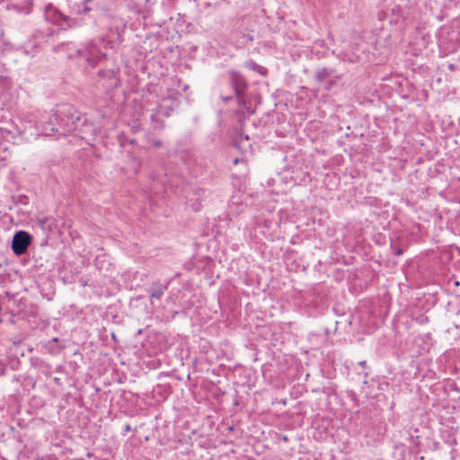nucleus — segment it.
Masks as SVG:
<instances>
[{
  "instance_id": "f257e3e1",
  "label": "nucleus",
  "mask_w": 460,
  "mask_h": 460,
  "mask_svg": "<svg viewBox=\"0 0 460 460\" xmlns=\"http://www.w3.org/2000/svg\"><path fill=\"white\" fill-rule=\"evenodd\" d=\"M124 27L125 24H123L121 28L116 27L115 32L111 30L110 33L115 35V38L112 40H107L105 38L93 40L87 42L83 49H76L73 43H62L58 45L55 50L62 51L63 49L66 48L67 57L69 58L75 56L82 57L92 67H94L107 57V54L102 51V48L114 49L122 42Z\"/></svg>"
},
{
  "instance_id": "f03ea898",
  "label": "nucleus",
  "mask_w": 460,
  "mask_h": 460,
  "mask_svg": "<svg viewBox=\"0 0 460 460\" xmlns=\"http://www.w3.org/2000/svg\"><path fill=\"white\" fill-rule=\"evenodd\" d=\"M44 17L46 21L58 26L61 30H67L79 25L75 19L64 15L51 4L45 6Z\"/></svg>"
},
{
  "instance_id": "7ed1b4c3",
  "label": "nucleus",
  "mask_w": 460,
  "mask_h": 460,
  "mask_svg": "<svg viewBox=\"0 0 460 460\" xmlns=\"http://www.w3.org/2000/svg\"><path fill=\"white\" fill-rule=\"evenodd\" d=\"M55 121H57L58 126L64 129V132H62L61 135H65L66 131L70 130L68 124L66 122H65L63 119H59V116L58 114L51 115L49 118L47 125H43V122L38 121V120L35 121V124H36V128H41L42 133L44 135L51 136L56 132H59V128L54 127Z\"/></svg>"
},
{
  "instance_id": "20e7f679",
  "label": "nucleus",
  "mask_w": 460,
  "mask_h": 460,
  "mask_svg": "<svg viewBox=\"0 0 460 460\" xmlns=\"http://www.w3.org/2000/svg\"><path fill=\"white\" fill-rule=\"evenodd\" d=\"M31 243V235L23 230L16 232L13 237L12 249L14 254H24Z\"/></svg>"
},
{
  "instance_id": "39448f33",
  "label": "nucleus",
  "mask_w": 460,
  "mask_h": 460,
  "mask_svg": "<svg viewBox=\"0 0 460 460\" xmlns=\"http://www.w3.org/2000/svg\"><path fill=\"white\" fill-rule=\"evenodd\" d=\"M246 205L240 200V198L232 197L227 206V216L230 218L237 217L244 211Z\"/></svg>"
},
{
  "instance_id": "423d86ee",
  "label": "nucleus",
  "mask_w": 460,
  "mask_h": 460,
  "mask_svg": "<svg viewBox=\"0 0 460 460\" xmlns=\"http://www.w3.org/2000/svg\"><path fill=\"white\" fill-rule=\"evenodd\" d=\"M166 289L167 285L154 283L149 289L151 300L153 301L154 299H160Z\"/></svg>"
},
{
  "instance_id": "0eeeda50",
  "label": "nucleus",
  "mask_w": 460,
  "mask_h": 460,
  "mask_svg": "<svg viewBox=\"0 0 460 460\" xmlns=\"http://www.w3.org/2000/svg\"><path fill=\"white\" fill-rule=\"evenodd\" d=\"M233 86L238 97H240L245 89V82L238 74H233Z\"/></svg>"
},
{
  "instance_id": "6e6552de",
  "label": "nucleus",
  "mask_w": 460,
  "mask_h": 460,
  "mask_svg": "<svg viewBox=\"0 0 460 460\" xmlns=\"http://www.w3.org/2000/svg\"><path fill=\"white\" fill-rule=\"evenodd\" d=\"M95 265L99 270L106 269L108 270L111 263L106 261L105 255H98L95 259Z\"/></svg>"
},
{
  "instance_id": "1a4fd4ad",
  "label": "nucleus",
  "mask_w": 460,
  "mask_h": 460,
  "mask_svg": "<svg viewBox=\"0 0 460 460\" xmlns=\"http://www.w3.org/2000/svg\"><path fill=\"white\" fill-rule=\"evenodd\" d=\"M331 75V71L325 67L318 69L314 74V78L319 81L323 82L325 80L329 75Z\"/></svg>"
},
{
  "instance_id": "9d476101",
  "label": "nucleus",
  "mask_w": 460,
  "mask_h": 460,
  "mask_svg": "<svg viewBox=\"0 0 460 460\" xmlns=\"http://www.w3.org/2000/svg\"><path fill=\"white\" fill-rule=\"evenodd\" d=\"M92 0H84V4H85V7H84V11L85 12H89L90 11V8L86 6L87 3L91 2Z\"/></svg>"
},
{
  "instance_id": "9b49d317",
  "label": "nucleus",
  "mask_w": 460,
  "mask_h": 460,
  "mask_svg": "<svg viewBox=\"0 0 460 460\" xmlns=\"http://www.w3.org/2000/svg\"><path fill=\"white\" fill-rule=\"evenodd\" d=\"M231 99H232V97H231V96L222 97V100H223V102H228V101H230Z\"/></svg>"
},
{
  "instance_id": "f8f14e48",
  "label": "nucleus",
  "mask_w": 460,
  "mask_h": 460,
  "mask_svg": "<svg viewBox=\"0 0 460 460\" xmlns=\"http://www.w3.org/2000/svg\"><path fill=\"white\" fill-rule=\"evenodd\" d=\"M358 365L364 368L366 367V361L362 360L358 363Z\"/></svg>"
},
{
  "instance_id": "ddd939ff",
  "label": "nucleus",
  "mask_w": 460,
  "mask_h": 460,
  "mask_svg": "<svg viewBox=\"0 0 460 460\" xmlns=\"http://www.w3.org/2000/svg\"><path fill=\"white\" fill-rule=\"evenodd\" d=\"M154 145H155V146H160L162 145V142H161V141H155V142L154 143Z\"/></svg>"
},
{
  "instance_id": "4468645a",
  "label": "nucleus",
  "mask_w": 460,
  "mask_h": 460,
  "mask_svg": "<svg viewBox=\"0 0 460 460\" xmlns=\"http://www.w3.org/2000/svg\"><path fill=\"white\" fill-rule=\"evenodd\" d=\"M200 192H202V194H204V193H205V190H199V193H198V196H199V197L200 196Z\"/></svg>"
},
{
  "instance_id": "2eb2a0df",
  "label": "nucleus",
  "mask_w": 460,
  "mask_h": 460,
  "mask_svg": "<svg viewBox=\"0 0 460 460\" xmlns=\"http://www.w3.org/2000/svg\"><path fill=\"white\" fill-rule=\"evenodd\" d=\"M152 119L154 120L155 119V114H152Z\"/></svg>"
},
{
  "instance_id": "dca6fc26",
  "label": "nucleus",
  "mask_w": 460,
  "mask_h": 460,
  "mask_svg": "<svg viewBox=\"0 0 460 460\" xmlns=\"http://www.w3.org/2000/svg\"><path fill=\"white\" fill-rule=\"evenodd\" d=\"M102 73H103V71H102V70H100V71H99V75H101Z\"/></svg>"
},
{
  "instance_id": "f3484780",
  "label": "nucleus",
  "mask_w": 460,
  "mask_h": 460,
  "mask_svg": "<svg viewBox=\"0 0 460 460\" xmlns=\"http://www.w3.org/2000/svg\"><path fill=\"white\" fill-rule=\"evenodd\" d=\"M3 2V0H0V3Z\"/></svg>"
}]
</instances>
